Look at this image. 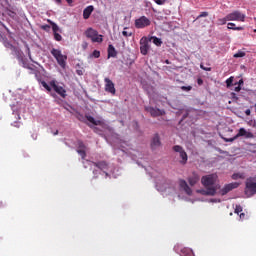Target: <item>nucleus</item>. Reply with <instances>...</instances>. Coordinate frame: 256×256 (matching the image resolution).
Here are the masks:
<instances>
[{"label":"nucleus","instance_id":"nucleus-1","mask_svg":"<svg viewBox=\"0 0 256 256\" xmlns=\"http://www.w3.org/2000/svg\"><path fill=\"white\" fill-rule=\"evenodd\" d=\"M201 183L205 189L199 191L201 195L213 197L217 195V191L221 189V185L217 184V174H208L201 178Z\"/></svg>","mask_w":256,"mask_h":256},{"label":"nucleus","instance_id":"nucleus-2","mask_svg":"<svg viewBox=\"0 0 256 256\" xmlns=\"http://www.w3.org/2000/svg\"><path fill=\"white\" fill-rule=\"evenodd\" d=\"M50 53L54 56V59H56L58 65L62 69H65L67 67V55H63V53H61V50L57 48H52Z\"/></svg>","mask_w":256,"mask_h":256},{"label":"nucleus","instance_id":"nucleus-3","mask_svg":"<svg viewBox=\"0 0 256 256\" xmlns=\"http://www.w3.org/2000/svg\"><path fill=\"white\" fill-rule=\"evenodd\" d=\"M245 185V195H247V197H253V195H256V178H247Z\"/></svg>","mask_w":256,"mask_h":256},{"label":"nucleus","instance_id":"nucleus-4","mask_svg":"<svg viewBox=\"0 0 256 256\" xmlns=\"http://www.w3.org/2000/svg\"><path fill=\"white\" fill-rule=\"evenodd\" d=\"M85 35L88 39H91L92 43H103V35H99V32L93 28H88Z\"/></svg>","mask_w":256,"mask_h":256},{"label":"nucleus","instance_id":"nucleus-5","mask_svg":"<svg viewBox=\"0 0 256 256\" xmlns=\"http://www.w3.org/2000/svg\"><path fill=\"white\" fill-rule=\"evenodd\" d=\"M239 137H245V139H255V135L252 132L247 131L245 128H240L238 133L227 141L233 143V141H235V139H239Z\"/></svg>","mask_w":256,"mask_h":256},{"label":"nucleus","instance_id":"nucleus-6","mask_svg":"<svg viewBox=\"0 0 256 256\" xmlns=\"http://www.w3.org/2000/svg\"><path fill=\"white\" fill-rule=\"evenodd\" d=\"M173 151H175V153H179L181 165H187L189 157L187 156V152H185V149H183L180 145H175L173 147Z\"/></svg>","mask_w":256,"mask_h":256},{"label":"nucleus","instance_id":"nucleus-7","mask_svg":"<svg viewBox=\"0 0 256 256\" xmlns=\"http://www.w3.org/2000/svg\"><path fill=\"white\" fill-rule=\"evenodd\" d=\"M134 25L136 29H145V27H149V25H151V20H149L147 16H141L135 20Z\"/></svg>","mask_w":256,"mask_h":256},{"label":"nucleus","instance_id":"nucleus-8","mask_svg":"<svg viewBox=\"0 0 256 256\" xmlns=\"http://www.w3.org/2000/svg\"><path fill=\"white\" fill-rule=\"evenodd\" d=\"M151 40H149V38H147V36H143L140 39V53L141 55H147V53H149V49H151V46L149 45V42Z\"/></svg>","mask_w":256,"mask_h":256},{"label":"nucleus","instance_id":"nucleus-9","mask_svg":"<svg viewBox=\"0 0 256 256\" xmlns=\"http://www.w3.org/2000/svg\"><path fill=\"white\" fill-rule=\"evenodd\" d=\"M226 19H228V21H239L243 23V21H245V14L240 11H234L226 15Z\"/></svg>","mask_w":256,"mask_h":256},{"label":"nucleus","instance_id":"nucleus-10","mask_svg":"<svg viewBox=\"0 0 256 256\" xmlns=\"http://www.w3.org/2000/svg\"><path fill=\"white\" fill-rule=\"evenodd\" d=\"M145 111L150 113L151 117H163L165 115V111L163 109L155 108L152 106H145Z\"/></svg>","mask_w":256,"mask_h":256},{"label":"nucleus","instance_id":"nucleus-11","mask_svg":"<svg viewBox=\"0 0 256 256\" xmlns=\"http://www.w3.org/2000/svg\"><path fill=\"white\" fill-rule=\"evenodd\" d=\"M50 87H52V89L55 91V93L60 95V97H63V99H65V97H67V90H65V88H63L62 86L57 85L55 80H52L50 82Z\"/></svg>","mask_w":256,"mask_h":256},{"label":"nucleus","instance_id":"nucleus-12","mask_svg":"<svg viewBox=\"0 0 256 256\" xmlns=\"http://www.w3.org/2000/svg\"><path fill=\"white\" fill-rule=\"evenodd\" d=\"M104 83H105V91L106 93H111V95H115L117 93V90L115 89V83L109 78H104Z\"/></svg>","mask_w":256,"mask_h":256},{"label":"nucleus","instance_id":"nucleus-13","mask_svg":"<svg viewBox=\"0 0 256 256\" xmlns=\"http://www.w3.org/2000/svg\"><path fill=\"white\" fill-rule=\"evenodd\" d=\"M239 183L238 182H232L229 184H226L220 191V195L224 196L227 195V193L233 191V189H237V187H239Z\"/></svg>","mask_w":256,"mask_h":256},{"label":"nucleus","instance_id":"nucleus-14","mask_svg":"<svg viewBox=\"0 0 256 256\" xmlns=\"http://www.w3.org/2000/svg\"><path fill=\"white\" fill-rule=\"evenodd\" d=\"M92 165L100 169V171H104L106 177H109V173L106 172L109 169L107 161L92 162Z\"/></svg>","mask_w":256,"mask_h":256},{"label":"nucleus","instance_id":"nucleus-15","mask_svg":"<svg viewBox=\"0 0 256 256\" xmlns=\"http://www.w3.org/2000/svg\"><path fill=\"white\" fill-rule=\"evenodd\" d=\"M8 47L12 50L13 55L16 56L18 61H23V51L19 50V48L13 46L12 44H8Z\"/></svg>","mask_w":256,"mask_h":256},{"label":"nucleus","instance_id":"nucleus-16","mask_svg":"<svg viewBox=\"0 0 256 256\" xmlns=\"http://www.w3.org/2000/svg\"><path fill=\"white\" fill-rule=\"evenodd\" d=\"M179 185H180V189H183L186 195H193V190L191 189V187H189V184H187V181L180 180Z\"/></svg>","mask_w":256,"mask_h":256},{"label":"nucleus","instance_id":"nucleus-17","mask_svg":"<svg viewBox=\"0 0 256 256\" xmlns=\"http://www.w3.org/2000/svg\"><path fill=\"white\" fill-rule=\"evenodd\" d=\"M199 179H201L199 174H197V172H193L192 175L188 177V183L191 185V187H195V185L199 183Z\"/></svg>","mask_w":256,"mask_h":256},{"label":"nucleus","instance_id":"nucleus-18","mask_svg":"<svg viewBox=\"0 0 256 256\" xmlns=\"http://www.w3.org/2000/svg\"><path fill=\"white\" fill-rule=\"evenodd\" d=\"M157 147H161V138L159 137V134H155L151 142V149H157Z\"/></svg>","mask_w":256,"mask_h":256},{"label":"nucleus","instance_id":"nucleus-19","mask_svg":"<svg viewBox=\"0 0 256 256\" xmlns=\"http://www.w3.org/2000/svg\"><path fill=\"white\" fill-rule=\"evenodd\" d=\"M93 11H95V8L93 7V5L86 7L83 10V19H89L91 17V13H93Z\"/></svg>","mask_w":256,"mask_h":256},{"label":"nucleus","instance_id":"nucleus-20","mask_svg":"<svg viewBox=\"0 0 256 256\" xmlns=\"http://www.w3.org/2000/svg\"><path fill=\"white\" fill-rule=\"evenodd\" d=\"M180 255L181 256H195V253H193V250L190 248H182L180 250Z\"/></svg>","mask_w":256,"mask_h":256},{"label":"nucleus","instance_id":"nucleus-21","mask_svg":"<svg viewBox=\"0 0 256 256\" xmlns=\"http://www.w3.org/2000/svg\"><path fill=\"white\" fill-rule=\"evenodd\" d=\"M108 57H117V50L112 44L108 46Z\"/></svg>","mask_w":256,"mask_h":256},{"label":"nucleus","instance_id":"nucleus-22","mask_svg":"<svg viewBox=\"0 0 256 256\" xmlns=\"http://www.w3.org/2000/svg\"><path fill=\"white\" fill-rule=\"evenodd\" d=\"M227 28L228 29H232V31H243V27H241V26H235V23H232V22H230V23H228V26H227Z\"/></svg>","mask_w":256,"mask_h":256},{"label":"nucleus","instance_id":"nucleus-23","mask_svg":"<svg viewBox=\"0 0 256 256\" xmlns=\"http://www.w3.org/2000/svg\"><path fill=\"white\" fill-rule=\"evenodd\" d=\"M20 65H22V67H24V69H31L33 70V68H31V66H29V63H27V59H25V57H22V60H18Z\"/></svg>","mask_w":256,"mask_h":256},{"label":"nucleus","instance_id":"nucleus-24","mask_svg":"<svg viewBox=\"0 0 256 256\" xmlns=\"http://www.w3.org/2000/svg\"><path fill=\"white\" fill-rule=\"evenodd\" d=\"M152 41L156 47H161V45H163V41L161 38H157V36L152 37Z\"/></svg>","mask_w":256,"mask_h":256},{"label":"nucleus","instance_id":"nucleus-25","mask_svg":"<svg viewBox=\"0 0 256 256\" xmlns=\"http://www.w3.org/2000/svg\"><path fill=\"white\" fill-rule=\"evenodd\" d=\"M246 55H247V53H246L245 51H243V50H238V53H235V54L233 55V57H234L235 59H239V58L245 57Z\"/></svg>","mask_w":256,"mask_h":256},{"label":"nucleus","instance_id":"nucleus-26","mask_svg":"<svg viewBox=\"0 0 256 256\" xmlns=\"http://www.w3.org/2000/svg\"><path fill=\"white\" fill-rule=\"evenodd\" d=\"M232 179L237 181V179H245V173H234Z\"/></svg>","mask_w":256,"mask_h":256},{"label":"nucleus","instance_id":"nucleus-27","mask_svg":"<svg viewBox=\"0 0 256 256\" xmlns=\"http://www.w3.org/2000/svg\"><path fill=\"white\" fill-rule=\"evenodd\" d=\"M87 121H89V123H92V125H100L101 121H97L95 120V118H93V116H86Z\"/></svg>","mask_w":256,"mask_h":256},{"label":"nucleus","instance_id":"nucleus-28","mask_svg":"<svg viewBox=\"0 0 256 256\" xmlns=\"http://www.w3.org/2000/svg\"><path fill=\"white\" fill-rule=\"evenodd\" d=\"M48 23L52 26L53 33H57V31H59V26L55 22L48 20Z\"/></svg>","mask_w":256,"mask_h":256},{"label":"nucleus","instance_id":"nucleus-29","mask_svg":"<svg viewBox=\"0 0 256 256\" xmlns=\"http://www.w3.org/2000/svg\"><path fill=\"white\" fill-rule=\"evenodd\" d=\"M90 57H94V59H99L101 57V52L99 50H94Z\"/></svg>","mask_w":256,"mask_h":256},{"label":"nucleus","instance_id":"nucleus-30","mask_svg":"<svg viewBox=\"0 0 256 256\" xmlns=\"http://www.w3.org/2000/svg\"><path fill=\"white\" fill-rule=\"evenodd\" d=\"M77 153L82 159H85L87 157V152H85V149H78Z\"/></svg>","mask_w":256,"mask_h":256},{"label":"nucleus","instance_id":"nucleus-31","mask_svg":"<svg viewBox=\"0 0 256 256\" xmlns=\"http://www.w3.org/2000/svg\"><path fill=\"white\" fill-rule=\"evenodd\" d=\"M227 21H229V19H227V16L225 18H220L217 20V25H225Z\"/></svg>","mask_w":256,"mask_h":256},{"label":"nucleus","instance_id":"nucleus-32","mask_svg":"<svg viewBox=\"0 0 256 256\" xmlns=\"http://www.w3.org/2000/svg\"><path fill=\"white\" fill-rule=\"evenodd\" d=\"M122 35L123 37H133V32H129L127 31V28H124V30L122 31Z\"/></svg>","mask_w":256,"mask_h":256},{"label":"nucleus","instance_id":"nucleus-33","mask_svg":"<svg viewBox=\"0 0 256 256\" xmlns=\"http://www.w3.org/2000/svg\"><path fill=\"white\" fill-rule=\"evenodd\" d=\"M233 80H234V78H233V76H231V77H229L227 80H226V87H232V85H233Z\"/></svg>","mask_w":256,"mask_h":256},{"label":"nucleus","instance_id":"nucleus-34","mask_svg":"<svg viewBox=\"0 0 256 256\" xmlns=\"http://www.w3.org/2000/svg\"><path fill=\"white\" fill-rule=\"evenodd\" d=\"M242 211H243V207L241 205L235 206L234 213H236V215H239V213H241Z\"/></svg>","mask_w":256,"mask_h":256},{"label":"nucleus","instance_id":"nucleus-35","mask_svg":"<svg viewBox=\"0 0 256 256\" xmlns=\"http://www.w3.org/2000/svg\"><path fill=\"white\" fill-rule=\"evenodd\" d=\"M54 39L55 41H62L63 37L61 36V34L54 32Z\"/></svg>","mask_w":256,"mask_h":256},{"label":"nucleus","instance_id":"nucleus-36","mask_svg":"<svg viewBox=\"0 0 256 256\" xmlns=\"http://www.w3.org/2000/svg\"><path fill=\"white\" fill-rule=\"evenodd\" d=\"M41 85H42V87H44V89H46V91H51V86H49V84H47V82L42 81Z\"/></svg>","mask_w":256,"mask_h":256},{"label":"nucleus","instance_id":"nucleus-37","mask_svg":"<svg viewBox=\"0 0 256 256\" xmlns=\"http://www.w3.org/2000/svg\"><path fill=\"white\" fill-rule=\"evenodd\" d=\"M181 89H182V91L189 92V91H191V89H193V87L192 86H182Z\"/></svg>","mask_w":256,"mask_h":256},{"label":"nucleus","instance_id":"nucleus-38","mask_svg":"<svg viewBox=\"0 0 256 256\" xmlns=\"http://www.w3.org/2000/svg\"><path fill=\"white\" fill-rule=\"evenodd\" d=\"M77 145L79 149H85V143H83V141L79 140Z\"/></svg>","mask_w":256,"mask_h":256},{"label":"nucleus","instance_id":"nucleus-39","mask_svg":"<svg viewBox=\"0 0 256 256\" xmlns=\"http://www.w3.org/2000/svg\"><path fill=\"white\" fill-rule=\"evenodd\" d=\"M201 17H209V12H201L197 19H201Z\"/></svg>","mask_w":256,"mask_h":256},{"label":"nucleus","instance_id":"nucleus-40","mask_svg":"<svg viewBox=\"0 0 256 256\" xmlns=\"http://www.w3.org/2000/svg\"><path fill=\"white\" fill-rule=\"evenodd\" d=\"M154 2L156 3V5H165L166 0H154Z\"/></svg>","mask_w":256,"mask_h":256},{"label":"nucleus","instance_id":"nucleus-41","mask_svg":"<svg viewBox=\"0 0 256 256\" xmlns=\"http://www.w3.org/2000/svg\"><path fill=\"white\" fill-rule=\"evenodd\" d=\"M41 29H43L44 31H49V29H51V26H49V25H42L41 26Z\"/></svg>","mask_w":256,"mask_h":256},{"label":"nucleus","instance_id":"nucleus-42","mask_svg":"<svg viewBox=\"0 0 256 256\" xmlns=\"http://www.w3.org/2000/svg\"><path fill=\"white\" fill-rule=\"evenodd\" d=\"M200 68H202L203 71H211V67H205L203 64H200Z\"/></svg>","mask_w":256,"mask_h":256},{"label":"nucleus","instance_id":"nucleus-43","mask_svg":"<svg viewBox=\"0 0 256 256\" xmlns=\"http://www.w3.org/2000/svg\"><path fill=\"white\" fill-rule=\"evenodd\" d=\"M230 96H231L232 99H236V100L239 99V98L237 97V94H236L235 92H232V93L230 94Z\"/></svg>","mask_w":256,"mask_h":256},{"label":"nucleus","instance_id":"nucleus-44","mask_svg":"<svg viewBox=\"0 0 256 256\" xmlns=\"http://www.w3.org/2000/svg\"><path fill=\"white\" fill-rule=\"evenodd\" d=\"M234 85H238L239 87H241V85H243V79H240L238 82H236Z\"/></svg>","mask_w":256,"mask_h":256},{"label":"nucleus","instance_id":"nucleus-45","mask_svg":"<svg viewBox=\"0 0 256 256\" xmlns=\"http://www.w3.org/2000/svg\"><path fill=\"white\" fill-rule=\"evenodd\" d=\"M234 91H235L236 93H239V91H241V86H236V87L234 88Z\"/></svg>","mask_w":256,"mask_h":256},{"label":"nucleus","instance_id":"nucleus-46","mask_svg":"<svg viewBox=\"0 0 256 256\" xmlns=\"http://www.w3.org/2000/svg\"><path fill=\"white\" fill-rule=\"evenodd\" d=\"M197 84H198V85H203V79L198 78V79H197Z\"/></svg>","mask_w":256,"mask_h":256},{"label":"nucleus","instance_id":"nucleus-47","mask_svg":"<svg viewBox=\"0 0 256 256\" xmlns=\"http://www.w3.org/2000/svg\"><path fill=\"white\" fill-rule=\"evenodd\" d=\"M27 51H28V57L29 59H31V49H29L28 46H27Z\"/></svg>","mask_w":256,"mask_h":256},{"label":"nucleus","instance_id":"nucleus-48","mask_svg":"<svg viewBox=\"0 0 256 256\" xmlns=\"http://www.w3.org/2000/svg\"><path fill=\"white\" fill-rule=\"evenodd\" d=\"M245 114H246L247 116L251 115V110H250V109H247V110L245 111Z\"/></svg>","mask_w":256,"mask_h":256},{"label":"nucleus","instance_id":"nucleus-49","mask_svg":"<svg viewBox=\"0 0 256 256\" xmlns=\"http://www.w3.org/2000/svg\"><path fill=\"white\" fill-rule=\"evenodd\" d=\"M240 219H245V213L240 214Z\"/></svg>","mask_w":256,"mask_h":256},{"label":"nucleus","instance_id":"nucleus-50","mask_svg":"<svg viewBox=\"0 0 256 256\" xmlns=\"http://www.w3.org/2000/svg\"><path fill=\"white\" fill-rule=\"evenodd\" d=\"M68 5H71V3H73V0H66Z\"/></svg>","mask_w":256,"mask_h":256},{"label":"nucleus","instance_id":"nucleus-51","mask_svg":"<svg viewBox=\"0 0 256 256\" xmlns=\"http://www.w3.org/2000/svg\"><path fill=\"white\" fill-rule=\"evenodd\" d=\"M58 5H61V0H55Z\"/></svg>","mask_w":256,"mask_h":256},{"label":"nucleus","instance_id":"nucleus-52","mask_svg":"<svg viewBox=\"0 0 256 256\" xmlns=\"http://www.w3.org/2000/svg\"><path fill=\"white\" fill-rule=\"evenodd\" d=\"M93 174H94V175H97V170H94V171H93Z\"/></svg>","mask_w":256,"mask_h":256},{"label":"nucleus","instance_id":"nucleus-53","mask_svg":"<svg viewBox=\"0 0 256 256\" xmlns=\"http://www.w3.org/2000/svg\"><path fill=\"white\" fill-rule=\"evenodd\" d=\"M59 134V131H56L55 133H54V135H58Z\"/></svg>","mask_w":256,"mask_h":256},{"label":"nucleus","instance_id":"nucleus-54","mask_svg":"<svg viewBox=\"0 0 256 256\" xmlns=\"http://www.w3.org/2000/svg\"><path fill=\"white\" fill-rule=\"evenodd\" d=\"M166 63L169 64V60H166Z\"/></svg>","mask_w":256,"mask_h":256}]
</instances>
